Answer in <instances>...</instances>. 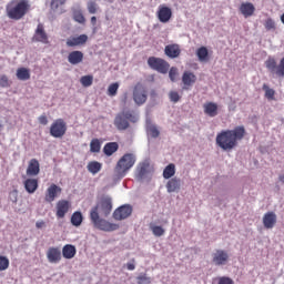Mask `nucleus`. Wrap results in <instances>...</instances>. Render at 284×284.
Returning <instances> with one entry per match:
<instances>
[{
  "instance_id": "obj_1",
  "label": "nucleus",
  "mask_w": 284,
  "mask_h": 284,
  "mask_svg": "<svg viewBox=\"0 0 284 284\" xmlns=\"http://www.w3.org/2000/svg\"><path fill=\"white\" fill-rule=\"evenodd\" d=\"M245 134L246 131L243 125L235 126L232 130H223L215 138L216 146L224 152H232L239 145V141L245 139Z\"/></svg>"
},
{
  "instance_id": "obj_2",
  "label": "nucleus",
  "mask_w": 284,
  "mask_h": 284,
  "mask_svg": "<svg viewBox=\"0 0 284 284\" xmlns=\"http://www.w3.org/2000/svg\"><path fill=\"white\" fill-rule=\"evenodd\" d=\"M7 17L13 21H21L30 12V2L28 0L11 1L6 8Z\"/></svg>"
},
{
  "instance_id": "obj_3",
  "label": "nucleus",
  "mask_w": 284,
  "mask_h": 284,
  "mask_svg": "<svg viewBox=\"0 0 284 284\" xmlns=\"http://www.w3.org/2000/svg\"><path fill=\"white\" fill-rule=\"evenodd\" d=\"M139 116L131 111H122L114 118L113 125L120 132H123L130 128V123H136Z\"/></svg>"
},
{
  "instance_id": "obj_4",
  "label": "nucleus",
  "mask_w": 284,
  "mask_h": 284,
  "mask_svg": "<svg viewBox=\"0 0 284 284\" xmlns=\"http://www.w3.org/2000/svg\"><path fill=\"white\" fill-rule=\"evenodd\" d=\"M90 219L94 227L102 232H115V230H119V224L110 223L106 220L101 219L99 213H97V207L91 209Z\"/></svg>"
},
{
  "instance_id": "obj_5",
  "label": "nucleus",
  "mask_w": 284,
  "mask_h": 284,
  "mask_svg": "<svg viewBox=\"0 0 284 284\" xmlns=\"http://www.w3.org/2000/svg\"><path fill=\"white\" fill-rule=\"evenodd\" d=\"M136 163V156L133 153H125L116 163L115 172L119 176H125Z\"/></svg>"
},
{
  "instance_id": "obj_6",
  "label": "nucleus",
  "mask_w": 284,
  "mask_h": 284,
  "mask_svg": "<svg viewBox=\"0 0 284 284\" xmlns=\"http://www.w3.org/2000/svg\"><path fill=\"white\" fill-rule=\"evenodd\" d=\"M148 65L151 68V70H155L161 74H168L170 71V63L161 58L150 57L148 59Z\"/></svg>"
},
{
  "instance_id": "obj_7",
  "label": "nucleus",
  "mask_w": 284,
  "mask_h": 284,
  "mask_svg": "<svg viewBox=\"0 0 284 284\" xmlns=\"http://www.w3.org/2000/svg\"><path fill=\"white\" fill-rule=\"evenodd\" d=\"M68 132V123L63 119H57L50 126V134L53 139H63Z\"/></svg>"
},
{
  "instance_id": "obj_8",
  "label": "nucleus",
  "mask_w": 284,
  "mask_h": 284,
  "mask_svg": "<svg viewBox=\"0 0 284 284\" xmlns=\"http://www.w3.org/2000/svg\"><path fill=\"white\" fill-rule=\"evenodd\" d=\"M265 68L271 72V74H276V77H284V58L281 59L280 64L276 65V59L270 57L265 61Z\"/></svg>"
},
{
  "instance_id": "obj_9",
  "label": "nucleus",
  "mask_w": 284,
  "mask_h": 284,
  "mask_svg": "<svg viewBox=\"0 0 284 284\" xmlns=\"http://www.w3.org/2000/svg\"><path fill=\"white\" fill-rule=\"evenodd\" d=\"M133 101L136 105H143L148 101V89L141 82L133 89Z\"/></svg>"
},
{
  "instance_id": "obj_10",
  "label": "nucleus",
  "mask_w": 284,
  "mask_h": 284,
  "mask_svg": "<svg viewBox=\"0 0 284 284\" xmlns=\"http://www.w3.org/2000/svg\"><path fill=\"white\" fill-rule=\"evenodd\" d=\"M93 207H97V214H99V210L102 216H110L112 212V197L105 195L100 199L98 204Z\"/></svg>"
},
{
  "instance_id": "obj_11",
  "label": "nucleus",
  "mask_w": 284,
  "mask_h": 284,
  "mask_svg": "<svg viewBox=\"0 0 284 284\" xmlns=\"http://www.w3.org/2000/svg\"><path fill=\"white\" fill-rule=\"evenodd\" d=\"M133 210L134 209L130 204L121 205L113 212L114 221H125V219H130V216H132Z\"/></svg>"
},
{
  "instance_id": "obj_12",
  "label": "nucleus",
  "mask_w": 284,
  "mask_h": 284,
  "mask_svg": "<svg viewBox=\"0 0 284 284\" xmlns=\"http://www.w3.org/2000/svg\"><path fill=\"white\" fill-rule=\"evenodd\" d=\"M212 263L216 266L227 265L230 263V254L225 250H216L212 254Z\"/></svg>"
},
{
  "instance_id": "obj_13",
  "label": "nucleus",
  "mask_w": 284,
  "mask_h": 284,
  "mask_svg": "<svg viewBox=\"0 0 284 284\" xmlns=\"http://www.w3.org/2000/svg\"><path fill=\"white\" fill-rule=\"evenodd\" d=\"M32 41H34L36 43H44V44L50 43L48 33L45 32V27H43V23H39L37 26V29L32 37Z\"/></svg>"
},
{
  "instance_id": "obj_14",
  "label": "nucleus",
  "mask_w": 284,
  "mask_h": 284,
  "mask_svg": "<svg viewBox=\"0 0 284 284\" xmlns=\"http://www.w3.org/2000/svg\"><path fill=\"white\" fill-rule=\"evenodd\" d=\"M61 186L57 184H51L45 191L44 201L47 203H53V201L59 196V194H61Z\"/></svg>"
},
{
  "instance_id": "obj_15",
  "label": "nucleus",
  "mask_w": 284,
  "mask_h": 284,
  "mask_svg": "<svg viewBox=\"0 0 284 284\" xmlns=\"http://www.w3.org/2000/svg\"><path fill=\"white\" fill-rule=\"evenodd\" d=\"M47 258L52 264L61 263V258H63L61 248L59 246L49 247L47 251Z\"/></svg>"
},
{
  "instance_id": "obj_16",
  "label": "nucleus",
  "mask_w": 284,
  "mask_h": 284,
  "mask_svg": "<svg viewBox=\"0 0 284 284\" xmlns=\"http://www.w3.org/2000/svg\"><path fill=\"white\" fill-rule=\"evenodd\" d=\"M239 11L241 12L244 19H250V17H254L256 12V7L252 2H242L240 4Z\"/></svg>"
},
{
  "instance_id": "obj_17",
  "label": "nucleus",
  "mask_w": 284,
  "mask_h": 284,
  "mask_svg": "<svg viewBox=\"0 0 284 284\" xmlns=\"http://www.w3.org/2000/svg\"><path fill=\"white\" fill-rule=\"evenodd\" d=\"M156 14L161 23H168L170 22V19H172V9L170 7L161 4L158 9Z\"/></svg>"
},
{
  "instance_id": "obj_18",
  "label": "nucleus",
  "mask_w": 284,
  "mask_h": 284,
  "mask_svg": "<svg viewBox=\"0 0 284 284\" xmlns=\"http://www.w3.org/2000/svg\"><path fill=\"white\" fill-rule=\"evenodd\" d=\"M57 213L55 216L58 219H65V214L70 212V202L67 200H60L57 203Z\"/></svg>"
},
{
  "instance_id": "obj_19",
  "label": "nucleus",
  "mask_w": 284,
  "mask_h": 284,
  "mask_svg": "<svg viewBox=\"0 0 284 284\" xmlns=\"http://www.w3.org/2000/svg\"><path fill=\"white\" fill-rule=\"evenodd\" d=\"M88 43V34H80L78 37H70L67 40L68 48H77L79 45H85Z\"/></svg>"
},
{
  "instance_id": "obj_20",
  "label": "nucleus",
  "mask_w": 284,
  "mask_h": 284,
  "mask_svg": "<svg viewBox=\"0 0 284 284\" xmlns=\"http://www.w3.org/2000/svg\"><path fill=\"white\" fill-rule=\"evenodd\" d=\"M41 172V164L39 160L31 159L27 168V176H39Z\"/></svg>"
},
{
  "instance_id": "obj_21",
  "label": "nucleus",
  "mask_w": 284,
  "mask_h": 284,
  "mask_svg": "<svg viewBox=\"0 0 284 284\" xmlns=\"http://www.w3.org/2000/svg\"><path fill=\"white\" fill-rule=\"evenodd\" d=\"M164 54H166L169 59H179V57H181V45L178 43L168 44L164 48Z\"/></svg>"
},
{
  "instance_id": "obj_22",
  "label": "nucleus",
  "mask_w": 284,
  "mask_h": 284,
  "mask_svg": "<svg viewBox=\"0 0 284 284\" xmlns=\"http://www.w3.org/2000/svg\"><path fill=\"white\" fill-rule=\"evenodd\" d=\"M204 114L214 119V116H219V104L215 102H206L203 104Z\"/></svg>"
},
{
  "instance_id": "obj_23",
  "label": "nucleus",
  "mask_w": 284,
  "mask_h": 284,
  "mask_svg": "<svg viewBox=\"0 0 284 284\" xmlns=\"http://www.w3.org/2000/svg\"><path fill=\"white\" fill-rule=\"evenodd\" d=\"M83 57H84L83 51H79V50L71 51L68 54V62L71 65H79V63H83Z\"/></svg>"
},
{
  "instance_id": "obj_24",
  "label": "nucleus",
  "mask_w": 284,
  "mask_h": 284,
  "mask_svg": "<svg viewBox=\"0 0 284 284\" xmlns=\"http://www.w3.org/2000/svg\"><path fill=\"white\" fill-rule=\"evenodd\" d=\"M183 90H187L191 85L196 83V75L193 72L185 71L182 75Z\"/></svg>"
},
{
  "instance_id": "obj_25",
  "label": "nucleus",
  "mask_w": 284,
  "mask_h": 284,
  "mask_svg": "<svg viewBox=\"0 0 284 284\" xmlns=\"http://www.w3.org/2000/svg\"><path fill=\"white\" fill-rule=\"evenodd\" d=\"M23 185L28 194H34L39 190V180L29 178L23 182Z\"/></svg>"
},
{
  "instance_id": "obj_26",
  "label": "nucleus",
  "mask_w": 284,
  "mask_h": 284,
  "mask_svg": "<svg viewBox=\"0 0 284 284\" xmlns=\"http://www.w3.org/2000/svg\"><path fill=\"white\" fill-rule=\"evenodd\" d=\"M263 225L266 230H272L276 225V213L267 212L263 216Z\"/></svg>"
},
{
  "instance_id": "obj_27",
  "label": "nucleus",
  "mask_w": 284,
  "mask_h": 284,
  "mask_svg": "<svg viewBox=\"0 0 284 284\" xmlns=\"http://www.w3.org/2000/svg\"><path fill=\"white\" fill-rule=\"evenodd\" d=\"M62 256L63 258L70 260L77 256V246L72 244H67L62 247Z\"/></svg>"
},
{
  "instance_id": "obj_28",
  "label": "nucleus",
  "mask_w": 284,
  "mask_h": 284,
  "mask_svg": "<svg viewBox=\"0 0 284 284\" xmlns=\"http://www.w3.org/2000/svg\"><path fill=\"white\" fill-rule=\"evenodd\" d=\"M166 190L170 194H172V192H179V190H181V179L173 178L169 180L166 183Z\"/></svg>"
},
{
  "instance_id": "obj_29",
  "label": "nucleus",
  "mask_w": 284,
  "mask_h": 284,
  "mask_svg": "<svg viewBox=\"0 0 284 284\" xmlns=\"http://www.w3.org/2000/svg\"><path fill=\"white\" fill-rule=\"evenodd\" d=\"M195 54H196L200 63H207V61H210V52L207 51V47H200L196 50Z\"/></svg>"
},
{
  "instance_id": "obj_30",
  "label": "nucleus",
  "mask_w": 284,
  "mask_h": 284,
  "mask_svg": "<svg viewBox=\"0 0 284 284\" xmlns=\"http://www.w3.org/2000/svg\"><path fill=\"white\" fill-rule=\"evenodd\" d=\"M118 151H119L118 142H108L103 148V152L105 156H112V154H114V152H118Z\"/></svg>"
},
{
  "instance_id": "obj_31",
  "label": "nucleus",
  "mask_w": 284,
  "mask_h": 284,
  "mask_svg": "<svg viewBox=\"0 0 284 284\" xmlns=\"http://www.w3.org/2000/svg\"><path fill=\"white\" fill-rule=\"evenodd\" d=\"M101 168H103V165L98 161H91L87 165V170L91 174H99V172H101Z\"/></svg>"
},
{
  "instance_id": "obj_32",
  "label": "nucleus",
  "mask_w": 284,
  "mask_h": 284,
  "mask_svg": "<svg viewBox=\"0 0 284 284\" xmlns=\"http://www.w3.org/2000/svg\"><path fill=\"white\" fill-rule=\"evenodd\" d=\"M17 79H19V81H28L30 80V69L27 68H19L17 70Z\"/></svg>"
},
{
  "instance_id": "obj_33",
  "label": "nucleus",
  "mask_w": 284,
  "mask_h": 284,
  "mask_svg": "<svg viewBox=\"0 0 284 284\" xmlns=\"http://www.w3.org/2000/svg\"><path fill=\"white\" fill-rule=\"evenodd\" d=\"M175 174H176V165H174V163H171L168 166H165L163 171L164 179H172V176H174Z\"/></svg>"
},
{
  "instance_id": "obj_34",
  "label": "nucleus",
  "mask_w": 284,
  "mask_h": 284,
  "mask_svg": "<svg viewBox=\"0 0 284 284\" xmlns=\"http://www.w3.org/2000/svg\"><path fill=\"white\" fill-rule=\"evenodd\" d=\"M83 223V214L79 211H75L71 215V224L74 225V227H79Z\"/></svg>"
},
{
  "instance_id": "obj_35",
  "label": "nucleus",
  "mask_w": 284,
  "mask_h": 284,
  "mask_svg": "<svg viewBox=\"0 0 284 284\" xmlns=\"http://www.w3.org/2000/svg\"><path fill=\"white\" fill-rule=\"evenodd\" d=\"M80 83L83 88H90L94 83V75H83L80 79Z\"/></svg>"
},
{
  "instance_id": "obj_36",
  "label": "nucleus",
  "mask_w": 284,
  "mask_h": 284,
  "mask_svg": "<svg viewBox=\"0 0 284 284\" xmlns=\"http://www.w3.org/2000/svg\"><path fill=\"white\" fill-rule=\"evenodd\" d=\"M87 10L89 14H97L99 12V4L95 1L90 0L87 2Z\"/></svg>"
},
{
  "instance_id": "obj_37",
  "label": "nucleus",
  "mask_w": 284,
  "mask_h": 284,
  "mask_svg": "<svg viewBox=\"0 0 284 284\" xmlns=\"http://www.w3.org/2000/svg\"><path fill=\"white\" fill-rule=\"evenodd\" d=\"M262 90H264L265 98L268 99V101H274V95L276 94L274 89H271L267 84H263Z\"/></svg>"
},
{
  "instance_id": "obj_38",
  "label": "nucleus",
  "mask_w": 284,
  "mask_h": 284,
  "mask_svg": "<svg viewBox=\"0 0 284 284\" xmlns=\"http://www.w3.org/2000/svg\"><path fill=\"white\" fill-rule=\"evenodd\" d=\"M90 152L99 153L101 152V141L99 139H93L90 142Z\"/></svg>"
},
{
  "instance_id": "obj_39",
  "label": "nucleus",
  "mask_w": 284,
  "mask_h": 284,
  "mask_svg": "<svg viewBox=\"0 0 284 284\" xmlns=\"http://www.w3.org/2000/svg\"><path fill=\"white\" fill-rule=\"evenodd\" d=\"M10 267V260L8 256L0 255V272H6Z\"/></svg>"
},
{
  "instance_id": "obj_40",
  "label": "nucleus",
  "mask_w": 284,
  "mask_h": 284,
  "mask_svg": "<svg viewBox=\"0 0 284 284\" xmlns=\"http://www.w3.org/2000/svg\"><path fill=\"white\" fill-rule=\"evenodd\" d=\"M116 92H119V82H114L108 88L109 97H116Z\"/></svg>"
},
{
  "instance_id": "obj_41",
  "label": "nucleus",
  "mask_w": 284,
  "mask_h": 284,
  "mask_svg": "<svg viewBox=\"0 0 284 284\" xmlns=\"http://www.w3.org/2000/svg\"><path fill=\"white\" fill-rule=\"evenodd\" d=\"M148 174V164L142 163L138 166V178L143 179Z\"/></svg>"
},
{
  "instance_id": "obj_42",
  "label": "nucleus",
  "mask_w": 284,
  "mask_h": 284,
  "mask_svg": "<svg viewBox=\"0 0 284 284\" xmlns=\"http://www.w3.org/2000/svg\"><path fill=\"white\" fill-rule=\"evenodd\" d=\"M265 30H276V22L272 18H267L264 22Z\"/></svg>"
},
{
  "instance_id": "obj_43",
  "label": "nucleus",
  "mask_w": 284,
  "mask_h": 284,
  "mask_svg": "<svg viewBox=\"0 0 284 284\" xmlns=\"http://www.w3.org/2000/svg\"><path fill=\"white\" fill-rule=\"evenodd\" d=\"M169 99L172 103H179L181 101V95L176 91H170Z\"/></svg>"
},
{
  "instance_id": "obj_44",
  "label": "nucleus",
  "mask_w": 284,
  "mask_h": 284,
  "mask_svg": "<svg viewBox=\"0 0 284 284\" xmlns=\"http://www.w3.org/2000/svg\"><path fill=\"white\" fill-rule=\"evenodd\" d=\"M136 278H138L139 284H151L152 283V277H148L146 274H141Z\"/></svg>"
},
{
  "instance_id": "obj_45",
  "label": "nucleus",
  "mask_w": 284,
  "mask_h": 284,
  "mask_svg": "<svg viewBox=\"0 0 284 284\" xmlns=\"http://www.w3.org/2000/svg\"><path fill=\"white\" fill-rule=\"evenodd\" d=\"M73 19L77 21V23H85V17L81 11H75L73 13Z\"/></svg>"
},
{
  "instance_id": "obj_46",
  "label": "nucleus",
  "mask_w": 284,
  "mask_h": 284,
  "mask_svg": "<svg viewBox=\"0 0 284 284\" xmlns=\"http://www.w3.org/2000/svg\"><path fill=\"white\" fill-rule=\"evenodd\" d=\"M151 231L153 232L154 236H163L165 234V230L161 226H151Z\"/></svg>"
},
{
  "instance_id": "obj_47",
  "label": "nucleus",
  "mask_w": 284,
  "mask_h": 284,
  "mask_svg": "<svg viewBox=\"0 0 284 284\" xmlns=\"http://www.w3.org/2000/svg\"><path fill=\"white\" fill-rule=\"evenodd\" d=\"M148 131L153 139L159 138V135L161 134V132H159V129H156V126L154 125L149 126Z\"/></svg>"
},
{
  "instance_id": "obj_48",
  "label": "nucleus",
  "mask_w": 284,
  "mask_h": 284,
  "mask_svg": "<svg viewBox=\"0 0 284 284\" xmlns=\"http://www.w3.org/2000/svg\"><path fill=\"white\" fill-rule=\"evenodd\" d=\"M0 88H10V80L8 79V75L0 77Z\"/></svg>"
},
{
  "instance_id": "obj_49",
  "label": "nucleus",
  "mask_w": 284,
  "mask_h": 284,
  "mask_svg": "<svg viewBox=\"0 0 284 284\" xmlns=\"http://www.w3.org/2000/svg\"><path fill=\"white\" fill-rule=\"evenodd\" d=\"M217 284H234V280H232V277L222 276L219 277Z\"/></svg>"
},
{
  "instance_id": "obj_50",
  "label": "nucleus",
  "mask_w": 284,
  "mask_h": 284,
  "mask_svg": "<svg viewBox=\"0 0 284 284\" xmlns=\"http://www.w3.org/2000/svg\"><path fill=\"white\" fill-rule=\"evenodd\" d=\"M178 75H179V71L176 70V68L172 67L169 71V77L171 81H176Z\"/></svg>"
},
{
  "instance_id": "obj_51",
  "label": "nucleus",
  "mask_w": 284,
  "mask_h": 284,
  "mask_svg": "<svg viewBox=\"0 0 284 284\" xmlns=\"http://www.w3.org/2000/svg\"><path fill=\"white\" fill-rule=\"evenodd\" d=\"M68 0H51V8L55 9L63 6Z\"/></svg>"
},
{
  "instance_id": "obj_52",
  "label": "nucleus",
  "mask_w": 284,
  "mask_h": 284,
  "mask_svg": "<svg viewBox=\"0 0 284 284\" xmlns=\"http://www.w3.org/2000/svg\"><path fill=\"white\" fill-rule=\"evenodd\" d=\"M38 121L41 125H48V116H45V114L40 115Z\"/></svg>"
},
{
  "instance_id": "obj_53",
  "label": "nucleus",
  "mask_w": 284,
  "mask_h": 284,
  "mask_svg": "<svg viewBox=\"0 0 284 284\" xmlns=\"http://www.w3.org/2000/svg\"><path fill=\"white\" fill-rule=\"evenodd\" d=\"M132 262H129L126 263V268L130 271V272H133V270H136V265H134L135 261L134 258L131 260Z\"/></svg>"
},
{
  "instance_id": "obj_54",
  "label": "nucleus",
  "mask_w": 284,
  "mask_h": 284,
  "mask_svg": "<svg viewBox=\"0 0 284 284\" xmlns=\"http://www.w3.org/2000/svg\"><path fill=\"white\" fill-rule=\"evenodd\" d=\"M36 227H37L38 230H41L42 227H45V222H44V221H38V222L36 223Z\"/></svg>"
},
{
  "instance_id": "obj_55",
  "label": "nucleus",
  "mask_w": 284,
  "mask_h": 284,
  "mask_svg": "<svg viewBox=\"0 0 284 284\" xmlns=\"http://www.w3.org/2000/svg\"><path fill=\"white\" fill-rule=\"evenodd\" d=\"M10 195L13 196L12 199L13 203H17V196H18L17 191L11 192Z\"/></svg>"
},
{
  "instance_id": "obj_56",
  "label": "nucleus",
  "mask_w": 284,
  "mask_h": 284,
  "mask_svg": "<svg viewBox=\"0 0 284 284\" xmlns=\"http://www.w3.org/2000/svg\"><path fill=\"white\" fill-rule=\"evenodd\" d=\"M91 26H97V17H91Z\"/></svg>"
},
{
  "instance_id": "obj_57",
  "label": "nucleus",
  "mask_w": 284,
  "mask_h": 284,
  "mask_svg": "<svg viewBox=\"0 0 284 284\" xmlns=\"http://www.w3.org/2000/svg\"><path fill=\"white\" fill-rule=\"evenodd\" d=\"M122 103H124V105L128 103V93H124Z\"/></svg>"
},
{
  "instance_id": "obj_58",
  "label": "nucleus",
  "mask_w": 284,
  "mask_h": 284,
  "mask_svg": "<svg viewBox=\"0 0 284 284\" xmlns=\"http://www.w3.org/2000/svg\"><path fill=\"white\" fill-rule=\"evenodd\" d=\"M278 180L281 181V183H284V174H281V175L278 176Z\"/></svg>"
},
{
  "instance_id": "obj_59",
  "label": "nucleus",
  "mask_w": 284,
  "mask_h": 284,
  "mask_svg": "<svg viewBox=\"0 0 284 284\" xmlns=\"http://www.w3.org/2000/svg\"><path fill=\"white\" fill-rule=\"evenodd\" d=\"M281 21L284 24V13L281 16Z\"/></svg>"
}]
</instances>
